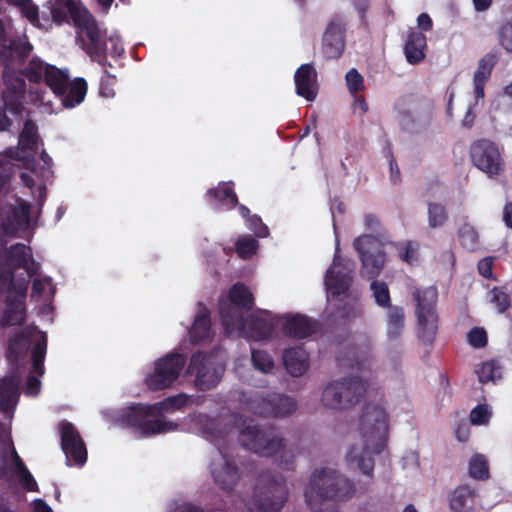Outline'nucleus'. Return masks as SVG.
Masks as SVG:
<instances>
[{
  "mask_svg": "<svg viewBox=\"0 0 512 512\" xmlns=\"http://www.w3.org/2000/svg\"><path fill=\"white\" fill-rule=\"evenodd\" d=\"M409 106L410 109L402 114L401 124L411 133H420L431 122L432 103L425 98L411 97Z\"/></svg>",
  "mask_w": 512,
  "mask_h": 512,
  "instance_id": "nucleus-13",
  "label": "nucleus"
},
{
  "mask_svg": "<svg viewBox=\"0 0 512 512\" xmlns=\"http://www.w3.org/2000/svg\"><path fill=\"white\" fill-rule=\"evenodd\" d=\"M370 289L373 292V296L375 298L377 305L384 308L392 307L389 288L384 281L372 279Z\"/></svg>",
  "mask_w": 512,
  "mask_h": 512,
  "instance_id": "nucleus-42",
  "label": "nucleus"
},
{
  "mask_svg": "<svg viewBox=\"0 0 512 512\" xmlns=\"http://www.w3.org/2000/svg\"><path fill=\"white\" fill-rule=\"evenodd\" d=\"M359 315L356 307L352 304L346 303L337 309V316L344 321H350Z\"/></svg>",
  "mask_w": 512,
  "mask_h": 512,
  "instance_id": "nucleus-60",
  "label": "nucleus"
},
{
  "mask_svg": "<svg viewBox=\"0 0 512 512\" xmlns=\"http://www.w3.org/2000/svg\"><path fill=\"white\" fill-rule=\"evenodd\" d=\"M88 85L84 78H76L67 84V90L63 95H58L65 108H73L82 103L87 94Z\"/></svg>",
  "mask_w": 512,
  "mask_h": 512,
  "instance_id": "nucleus-32",
  "label": "nucleus"
},
{
  "mask_svg": "<svg viewBox=\"0 0 512 512\" xmlns=\"http://www.w3.org/2000/svg\"><path fill=\"white\" fill-rule=\"evenodd\" d=\"M191 341L201 342L211 336L210 311L203 304L198 303V312L189 331Z\"/></svg>",
  "mask_w": 512,
  "mask_h": 512,
  "instance_id": "nucleus-30",
  "label": "nucleus"
},
{
  "mask_svg": "<svg viewBox=\"0 0 512 512\" xmlns=\"http://www.w3.org/2000/svg\"><path fill=\"white\" fill-rule=\"evenodd\" d=\"M490 302L496 307L498 313L505 312L511 305L510 295L502 287H494L490 290Z\"/></svg>",
  "mask_w": 512,
  "mask_h": 512,
  "instance_id": "nucleus-48",
  "label": "nucleus"
},
{
  "mask_svg": "<svg viewBox=\"0 0 512 512\" xmlns=\"http://www.w3.org/2000/svg\"><path fill=\"white\" fill-rule=\"evenodd\" d=\"M47 351V337L43 334L33 346L31 360L44 362Z\"/></svg>",
  "mask_w": 512,
  "mask_h": 512,
  "instance_id": "nucleus-57",
  "label": "nucleus"
},
{
  "mask_svg": "<svg viewBox=\"0 0 512 512\" xmlns=\"http://www.w3.org/2000/svg\"><path fill=\"white\" fill-rule=\"evenodd\" d=\"M399 258L412 265L417 260L418 244L413 241H405L395 244Z\"/></svg>",
  "mask_w": 512,
  "mask_h": 512,
  "instance_id": "nucleus-47",
  "label": "nucleus"
},
{
  "mask_svg": "<svg viewBox=\"0 0 512 512\" xmlns=\"http://www.w3.org/2000/svg\"><path fill=\"white\" fill-rule=\"evenodd\" d=\"M359 431L363 446L358 449L351 447L347 460L356 463L361 472L373 476V455L380 454L387 446L389 435V415L379 403H366L359 417Z\"/></svg>",
  "mask_w": 512,
  "mask_h": 512,
  "instance_id": "nucleus-1",
  "label": "nucleus"
},
{
  "mask_svg": "<svg viewBox=\"0 0 512 512\" xmlns=\"http://www.w3.org/2000/svg\"><path fill=\"white\" fill-rule=\"evenodd\" d=\"M187 403V397L183 394L175 395L164 399L161 402L153 404L156 414L160 413L163 410L169 409H180L185 406Z\"/></svg>",
  "mask_w": 512,
  "mask_h": 512,
  "instance_id": "nucleus-50",
  "label": "nucleus"
},
{
  "mask_svg": "<svg viewBox=\"0 0 512 512\" xmlns=\"http://www.w3.org/2000/svg\"><path fill=\"white\" fill-rule=\"evenodd\" d=\"M206 195L210 203L219 209L231 210L238 205L232 182H220L217 187L208 189Z\"/></svg>",
  "mask_w": 512,
  "mask_h": 512,
  "instance_id": "nucleus-23",
  "label": "nucleus"
},
{
  "mask_svg": "<svg viewBox=\"0 0 512 512\" xmlns=\"http://www.w3.org/2000/svg\"><path fill=\"white\" fill-rule=\"evenodd\" d=\"M339 266V256L336 253L333 259L332 267L329 268L325 275V285L327 289L334 295L345 294L352 282L350 272L343 269H336Z\"/></svg>",
  "mask_w": 512,
  "mask_h": 512,
  "instance_id": "nucleus-22",
  "label": "nucleus"
},
{
  "mask_svg": "<svg viewBox=\"0 0 512 512\" xmlns=\"http://www.w3.org/2000/svg\"><path fill=\"white\" fill-rule=\"evenodd\" d=\"M404 309L400 306H392L387 313V337L390 340L398 339L404 330Z\"/></svg>",
  "mask_w": 512,
  "mask_h": 512,
  "instance_id": "nucleus-36",
  "label": "nucleus"
},
{
  "mask_svg": "<svg viewBox=\"0 0 512 512\" xmlns=\"http://www.w3.org/2000/svg\"><path fill=\"white\" fill-rule=\"evenodd\" d=\"M225 367L215 351H196L192 354L187 374L195 375V386L200 391L211 390L220 382Z\"/></svg>",
  "mask_w": 512,
  "mask_h": 512,
  "instance_id": "nucleus-5",
  "label": "nucleus"
},
{
  "mask_svg": "<svg viewBox=\"0 0 512 512\" xmlns=\"http://www.w3.org/2000/svg\"><path fill=\"white\" fill-rule=\"evenodd\" d=\"M235 245L236 252L242 259H250L258 249V241L250 235L239 238Z\"/></svg>",
  "mask_w": 512,
  "mask_h": 512,
  "instance_id": "nucleus-45",
  "label": "nucleus"
},
{
  "mask_svg": "<svg viewBox=\"0 0 512 512\" xmlns=\"http://www.w3.org/2000/svg\"><path fill=\"white\" fill-rule=\"evenodd\" d=\"M46 65L39 57H32L28 65L21 70V76L26 77L31 83L39 84L44 80Z\"/></svg>",
  "mask_w": 512,
  "mask_h": 512,
  "instance_id": "nucleus-40",
  "label": "nucleus"
},
{
  "mask_svg": "<svg viewBox=\"0 0 512 512\" xmlns=\"http://www.w3.org/2000/svg\"><path fill=\"white\" fill-rule=\"evenodd\" d=\"M88 13L76 0H55L51 8L52 20L58 25L72 20L76 26Z\"/></svg>",
  "mask_w": 512,
  "mask_h": 512,
  "instance_id": "nucleus-20",
  "label": "nucleus"
},
{
  "mask_svg": "<svg viewBox=\"0 0 512 512\" xmlns=\"http://www.w3.org/2000/svg\"><path fill=\"white\" fill-rule=\"evenodd\" d=\"M469 475L477 480H485L489 477V468L483 455H474L469 462Z\"/></svg>",
  "mask_w": 512,
  "mask_h": 512,
  "instance_id": "nucleus-43",
  "label": "nucleus"
},
{
  "mask_svg": "<svg viewBox=\"0 0 512 512\" xmlns=\"http://www.w3.org/2000/svg\"><path fill=\"white\" fill-rule=\"evenodd\" d=\"M412 297L415 302L417 337L424 345L431 346L438 332L437 288L435 286L415 288Z\"/></svg>",
  "mask_w": 512,
  "mask_h": 512,
  "instance_id": "nucleus-2",
  "label": "nucleus"
},
{
  "mask_svg": "<svg viewBox=\"0 0 512 512\" xmlns=\"http://www.w3.org/2000/svg\"><path fill=\"white\" fill-rule=\"evenodd\" d=\"M427 47L426 36L421 31L411 30L404 45L406 60L411 65H416L425 59Z\"/></svg>",
  "mask_w": 512,
  "mask_h": 512,
  "instance_id": "nucleus-28",
  "label": "nucleus"
},
{
  "mask_svg": "<svg viewBox=\"0 0 512 512\" xmlns=\"http://www.w3.org/2000/svg\"><path fill=\"white\" fill-rule=\"evenodd\" d=\"M476 372L481 383L495 381L501 377V367L494 360L483 362Z\"/></svg>",
  "mask_w": 512,
  "mask_h": 512,
  "instance_id": "nucleus-44",
  "label": "nucleus"
},
{
  "mask_svg": "<svg viewBox=\"0 0 512 512\" xmlns=\"http://www.w3.org/2000/svg\"><path fill=\"white\" fill-rule=\"evenodd\" d=\"M68 80L67 73L54 65H46L44 81L56 96L63 95L66 92Z\"/></svg>",
  "mask_w": 512,
  "mask_h": 512,
  "instance_id": "nucleus-34",
  "label": "nucleus"
},
{
  "mask_svg": "<svg viewBox=\"0 0 512 512\" xmlns=\"http://www.w3.org/2000/svg\"><path fill=\"white\" fill-rule=\"evenodd\" d=\"M221 461H213L210 464V473L215 485L224 492H232L240 480L241 473L237 465L220 451Z\"/></svg>",
  "mask_w": 512,
  "mask_h": 512,
  "instance_id": "nucleus-16",
  "label": "nucleus"
},
{
  "mask_svg": "<svg viewBox=\"0 0 512 512\" xmlns=\"http://www.w3.org/2000/svg\"><path fill=\"white\" fill-rule=\"evenodd\" d=\"M104 68L105 75L101 78L100 81V94L106 98L113 97L115 95L114 85L117 82V79L114 75L110 74L106 67Z\"/></svg>",
  "mask_w": 512,
  "mask_h": 512,
  "instance_id": "nucleus-54",
  "label": "nucleus"
},
{
  "mask_svg": "<svg viewBox=\"0 0 512 512\" xmlns=\"http://www.w3.org/2000/svg\"><path fill=\"white\" fill-rule=\"evenodd\" d=\"M318 329V321L303 314L285 316L282 325L283 333L294 339L308 338L315 334Z\"/></svg>",
  "mask_w": 512,
  "mask_h": 512,
  "instance_id": "nucleus-18",
  "label": "nucleus"
},
{
  "mask_svg": "<svg viewBox=\"0 0 512 512\" xmlns=\"http://www.w3.org/2000/svg\"><path fill=\"white\" fill-rule=\"evenodd\" d=\"M368 382L358 376L344 377L326 385L322 403L331 409H346L357 404L366 394Z\"/></svg>",
  "mask_w": 512,
  "mask_h": 512,
  "instance_id": "nucleus-3",
  "label": "nucleus"
},
{
  "mask_svg": "<svg viewBox=\"0 0 512 512\" xmlns=\"http://www.w3.org/2000/svg\"><path fill=\"white\" fill-rule=\"evenodd\" d=\"M492 266H493V258L492 257H485V258L481 259L477 265L479 274L486 279L495 280L496 278L493 274Z\"/></svg>",
  "mask_w": 512,
  "mask_h": 512,
  "instance_id": "nucleus-59",
  "label": "nucleus"
},
{
  "mask_svg": "<svg viewBox=\"0 0 512 512\" xmlns=\"http://www.w3.org/2000/svg\"><path fill=\"white\" fill-rule=\"evenodd\" d=\"M156 415L153 405L138 404L127 408L120 416L121 422L139 431L141 437H150L156 434L176 430L179 425L164 419H149Z\"/></svg>",
  "mask_w": 512,
  "mask_h": 512,
  "instance_id": "nucleus-4",
  "label": "nucleus"
},
{
  "mask_svg": "<svg viewBox=\"0 0 512 512\" xmlns=\"http://www.w3.org/2000/svg\"><path fill=\"white\" fill-rule=\"evenodd\" d=\"M14 276V270L0 267V291H15L19 296L25 297L27 282L23 281L21 284L16 286L14 283Z\"/></svg>",
  "mask_w": 512,
  "mask_h": 512,
  "instance_id": "nucleus-39",
  "label": "nucleus"
},
{
  "mask_svg": "<svg viewBox=\"0 0 512 512\" xmlns=\"http://www.w3.org/2000/svg\"><path fill=\"white\" fill-rule=\"evenodd\" d=\"M458 238L461 245L473 251L478 247L479 235L476 229L469 223H464L458 230Z\"/></svg>",
  "mask_w": 512,
  "mask_h": 512,
  "instance_id": "nucleus-41",
  "label": "nucleus"
},
{
  "mask_svg": "<svg viewBox=\"0 0 512 512\" xmlns=\"http://www.w3.org/2000/svg\"><path fill=\"white\" fill-rule=\"evenodd\" d=\"M249 336L256 340L269 339L274 332V325L271 321L257 316H251L246 322Z\"/></svg>",
  "mask_w": 512,
  "mask_h": 512,
  "instance_id": "nucleus-35",
  "label": "nucleus"
},
{
  "mask_svg": "<svg viewBox=\"0 0 512 512\" xmlns=\"http://www.w3.org/2000/svg\"><path fill=\"white\" fill-rule=\"evenodd\" d=\"M476 491L467 484L456 487L449 495L453 512H475Z\"/></svg>",
  "mask_w": 512,
  "mask_h": 512,
  "instance_id": "nucleus-27",
  "label": "nucleus"
},
{
  "mask_svg": "<svg viewBox=\"0 0 512 512\" xmlns=\"http://www.w3.org/2000/svg\"><path fill=\"white\" fill-rule=\"evenodd\" d=\"M346 23L339 14L328 22L322 35L321 53L326 60L339 59L346 47Z\"/></svg>",
  "mask_w": 512,
  "mask_h": 512,
  "instance_id": "nucleus-12",
  "label": "nucleus"
},
{
  "mask_svg": "<svg viewBox=\"0 0 512 512\" xmlns=\"http://www.w3.org/2000/svg\"><path fill=\"white\" fill-rule=\"evenodd\" d=\"M30 223V207L26 203L14 207L2 217L0 227L4 235L15 237L19 230L26 229Z\"/></svg>",
  "mask_w": 512,
  "mask_h": 512,
  "instance_id": "nucleus-21",
  "label": "nucleus"
},
{
  "mask_svg": "<svg viewBox=\"0 0 512 512\" xmlns=\"http://www.w3.org/2000/svg\"><path fill=\"white\" fill-rule=\"evenodd\" d=\"M4 79L7 81L6 89L3 91L2 99L4 107L14 116H20L23 112V100L25 97L26 84L21 76L14 77V82L11 83L8 75L4 72Z\"/></svg>",
  "mask_w": 512,
  "mask_h": 512,
  "instance_id": "nucleus-19",
  "label": "nucleus"
},
{
  "mask_svg": "<svg viewBox=\"0 0 512 512\" xmlns=\"http://www.w3.org/2000/svg\"><path fill=\"white\" fill-rule=\"evenodd\" d=\"M218 306L220 322L226 333L230 334L234 330L244 327L243 313L240 307L234 306L227 299H221Z\"/></svg>",
  "mask_w": 512,
  "mask_h": 512,
  "instance_id": "nucleus-29",
  "label": "nucleus"
},
{
  "mask_svg": "<svg viewBox=\"0 0 512 512\" xmlns=\"http://www.w3.org/2000/svg\"><path fill=\"white\" fill-rule=\"evenodd\" d=\"M5 254L14 266L19 269L27 267L29 260L33 256L31 247L23 243H15L11 245L6 249Z\"/></svg>",
  "mask_w": 512,
  "mask_h": 512,
  "instance_id": "nucleus-37",
  "label": "nucleus"
},
{
  "mask_svg": "<svg viewBox=\"0 0 512 512\" xmlns=\"http://www.w3.org/2000/svg\"><path fill=\"white\" fill-rule=\"evenodd\" d=\"M32 49L26 36L11 38L0 49V65L5 70H13L26 62Z\"/></svg>",
  "mask_w": 512,
  "mask_h": 512,
  "instance_id": "nucleus-15",
  "label": "nucleus"
},
{
  "mask_svg": "<svg viewBox=\"0 0 512 512\" xmlns=\"http://www.w3.org/2000/svg\"><path fill=\"white\" fill-rule=\"evenodd\" d=\"M345 79L347 88L352 94H356L364 89L363 77L355 68L350 69L346 73Z\"/></svg>",
  "mask_w": 512,
  "mask_h": 512,
  "instance_id": "nucleus-53",
  "label": "nucleus"
},
{
  "mask_svg": "<svg viewBox=\"0 0 512 512\" xmlns=\"http://www.w3.org/2000/svg\"><path fill=\"white\" fill-rule=\"evenodd\" d=\"M12 174V164L6 159H0V190L9 181Z\"/></svg>",
  "mask_w": 512,
  "mask_h": 512,
  "instance_id": "nucleus-61",
  "label": "nucleus"
},
{
  "mask_svg": "<svg viewBox=\"0 0 512 512\" xmlns=\"http://www.w3.org/2000/svg\"><path fill=\"white\" fill-rule=\"evenodd\" d=\"M107 39H108V41L111 44L110 54L113 57H120V56H122L124 54V47H123V44H122V41H121L120 37H118V36H110Z\"/></svg>",
  "mask_w": 512,
  "mask_h": 512,
  "instance_id": "nucleus-64",
  "label": "nucleus"
},
{
  "mask_svg": "<svg viewBox=\"0 0 512 512\" xmlns=\"http://www.w3.org/2000/svg\"><path fill=\"white\" fill-rule=\"evenodd\" d=\"M59 432L67 466L82 467L87 461V448L79 431L71 422L63 420L59 423Z\"/></svg>",
  "mask_w": 512,
  "mask_h": 512,
  "instance_id": "nucleus-11",
  "label": "nucleus"
},
{
  "mask_svg": "<svg viewBox=\"0 0 512 512\" xmlns=\"http://www.w3.org/2000/svg\"><path fill=\"white\" fill-rule=\"evenodd\" d=\"M186 356L181 353H168L154 363V371L146 379V385L152 391L170 388L179 378L185 364Z\"/></svg>",
  "mask_w": 512,
  "mask_h": 512,
  "instance_id": "nucleus-9",
  "label": "nucleus"
},
{
  "mask_svg": "<svg viewBox=\"0 0 512 512\" xmlns=\"http://www.w3.org/2000/svg\"><path fill=\"white\" fill-rule=\"evenodd\" d=\"M251 360L253 366L264 373L269 372L274 367L272 357L263 350H252Z\"/></svg>",
  "mask_w": 512,
  "mask_h": 512,
  "instance_id": "nucleus-49",
  "label": "nucleus"
},
{
  "mask_svg": "<svg viewBox=\"0 0 512 512\" xmlns=\"http://www.w3.org/2000/svg\"><path fill=\"white\" fill-rule=\"evenodd\" d=\"M52 280L49 277L35 278L32 282V294L38 297H42L45 292L46 286H50Z\"/></svg>",
  "mask_w": 512,
  "mask_h": 512,
  "instance_id": "nucleus-62",
  "label": "nucleus"
},
{
  "mask_svg": "<svg viewBox=\"0 0 512 512\" xmlns=\"http://www.w3.org/2000/svg\"><path fill=\"white\" fill-rule=\"evenodd\" d=\"M317 76L313 64H302L294 74L296 94L307 101H314L318 93Z\"/></svg>",
  "mask_w": 512,
  "mask_h": 512,
  "instance_id": "nucleus-17",
  "label": "nucleus"
},
{
  "mask_svg": "<svg viewBox=\"0 0 512 512\" xmlns=\"http://www.w3.org/2000/svg\"><path fill=\"white\" fill-rule=\"evenodd\" d=\"M472 164L489 177L497 176L505 168L499 146L489 139L475 140L469 149Z\"/></svg>",
  "mask_w": 512,
  "mask_h": 512,
  "instance_id": "nucleus-10",
  "label": "nucleus"
},
{
  "mask_svg": "<svg viewBox=\"0 0 512 512\" xmlns=\"http://www.w3.org/2000/svg\"><path fill=\"white\" fill-rule=\"evenodd\" d=\"M428 219L430 227L436 228L442 226L448 219L445 207L440 203H429Z\"/></svg>",
  "mask_w": 512,
  "mask_h": 512,
  "instance_id": "nucleus-46",
  "label": "nucleus"
},
{
  "mask_svg": "<svg viewBox=\"0 0 512 512\" xmlns=\"http://www.w3.org/2000/svg\"><path fill=\"white\" fill-rule=\"evenodd\" d=\"M297 409L294 398L278 393H269L253 406L255 414L261 417H288Z\"/></svg>",
  "mask_w": 512,
  "mask_h": 512,
  "instance_id": "nucleus-14",
  "label": "nucleus"
},
{
  "mask_svg": "<svg viewBox=\"0 0 512 512\" xmlns=\"http://www.w3.org/2000/svg\"><path fill=\"white\" fill-rule=\"evenodd\" d=\"M467 342L473 348H483L487 345L488 337L484 328L474 327L467 333Z\"/></svg>",
  "mask_w": 512,
  "mask_h": 512,
  "instance_id": "nucleus-52",
  "label": "nucleus"
},
{
  "mask_svg": "<svg viewBox=\"0 0 512 512\" xmlns=\"http://www.w3.org/2000/svg\"><path fill=\"white\" fill-rule=\"evenodd\" d=\"M500 44L506 51L512 52V23L508 22L501 27Z\"/></svg>",
  "mask_w": 512,
  "mask_h": 512,
  "instance_id": "nucleus-58",
  "label": "nucleus"
},
{
  "mask_svg": "<svg viewBox=\"0 0 512 512\" xmlns=\"http://www.w3.org/2000/svg\"><path fill=\"white\" fill-rule=\"evenodd\" d=\"M82 49L92 61L102 67H111L107 59L106 29H102L95 17L89 12L77 25Z\"/></svg>",
  "mask_w": 512,
  "mask_h": 512,
  "instance_id": "nucleus-6",
  "label": "nucleus"
},
{
  "mask_svg": "<svg viewBox=\"0 0 512 512\" xmlns=\"http://www.w3.org/2000/svg\"><path fill=\"white\" fill-rule=\"evenodd\" d=\"M21 15L26 18L32 25H39V9L32 1L19 7Z\"/></svg>",
  "mask_w": 512,
  "mask_h": 512,
  "instance_id": "nucleus-56",
  "label": "nucleus"
},
{
  "mask_svg": "<svg viewBox=\"0 0 512 512\" xmlns=\"http://www.w3.org/2000/svg\"><path fill=\"white\" fill-rule=\"evenodd\" d=\"M353 248L361 261L360 275L368 280L376 279L386 262L383 243L372 235L363 234L354 239Z\"/></svg>",
  "mask_w": 512,
  "mask_h": 512,
  "instance_id": "nucleus-7",
  "label": "nucleus"
},
{
  "mask_svg": "<svg viewBox=\"0 0 512 512\" xmlns=\"http://www.w3.org/2000/svg\"><path fill=\"white\" fill-rule=\"evenodd\" d=\"M247 223L249 229L252 230L257 237L264 238L268 236L269 229L258 215L254 214L249 216Z\"/></svg>",
  "mask_w": 512,
  "mask_h": 512,
  "instance_id": "nucleus-55",
  "label": "nucleus"
},
{
  "mask_svg": "<svg viewBox=\"0 0 512 512\" xmlns=\"http://www.w3.org/2000/svg\"><path fill=\"white\" fill-rule=\"evenodd\" d=\"M227 300L244 311L252 310L255 304L253 293L241 282H237L230 287Z\"/></svg>",
  "mask_w": 512,
  "mask_h": 512,
  "instance_id": "nucleus-33",
  "label": "nucleus"
},
{
  "mask_svg": "<svg viewBox=\"0 0 512 512\" xmlns=\"http://www.w3.org/2000/svg\"><path fill=\"white\" fill-rule=\"evenodd\" d=\"M239 441L246 449L263 457H272L285 448L284 438L274 435L272 429L248 424L239 434Z\"/></svg>",
  "mask_w": 512,
  "mask_h": 512,
  "instance_id": "nucleus-8",
  "label": "nucleus"
},
{
  "mask_svg": "<svg viewBox=\"0 0 512 512\" xmlns=\"http://www.w3.org/2000/svg\"><path fill=\"white\" fill-rule=\"evenodd\" d=\"M492 416L487 404H478L470 412V422L473 425H486Z\"/></svg>",
  "mask_w": 512,
  "mask_h": 512,
  "instance_id": "nucleus-51",
  "label": "nucleus"
},
{
  "mask_svg": "<svg viewBox=\"0 0 512 512\" xmlns=\"http://www.w3.org/2000/svg\"><path fill=\"white\" fill-rule=\"evenodd\" d=\"M19 476L21 478V485L25 490L33 492L39 491L38 484L34 477L32 476V474L30 473V471H26L25 473L20 474Z\"/></svg>",
  "mask_w": 512,
  "mask_h": 512,
  "instance_id": "nucleus-63",
  "label": "nucleus"
},
{
  "mask_svg": "<svg viewBox=\"0 0 512 512\" xmlns=\"http://www.w3.org/2000/svg\"><path fill=\"white\" fill-rule=\"evenodd\" d=\"M26 320V309L24 297L7 298V306L3 313V326H21Z\"/></svg>",
  "mask_w": 512,
  "mask_h": 512,
  "instance_id": "nucleus-31",
  "label": "nucleus"
},
{
  "mask_svg": "<svg viewBox=\"0 0 512 512\" xmlns=\"http://www.w3.org/2000/svg\"><path fill=\"white\" fill-rule=\"evenodd\" d=\"M39 135L37 126L31 120L24 123V127L19 135L18 146L22 151H36L38 146Z\"/></svg>",
  "mask_w": 512,
  "mask_h": 512,
  "instance_id": "nucleus-38",
  "label": "nucleus"
},
{
  "mask_svg": "<svg viewBox=\"0 0 512 512\" xmlns=\"http://www.w3.org/2000/svg\"><path fill=\"white\" fill-rule=\"evenodd\" d=\"M20 381L17 375L5 376L0 381V410L13 412L20 397Z\"/></svg>",
  "mask_w": 512,
  "mask_h": 512,
  "instance_id": "nucleus-24",
  "label": "nucleus"
},
{
  "mask_svg": "<svg viewBox=\"0 0 512 512\" xmlns=\"http://www.w3.org/2000/svg\"><path fill=\"white\" fill-rule=\"evenodd\" d=\"M283 362L290 375L299 377L309 368V355L301 346L291 347L283 352Z\"/></svg>",
  "mask_w": 512,
  "mask_h": 512,
  "instance_id": "nucleus-26",
  "label": "nucleus"
},
{
  "mask_svg": "<svg viewBox=\"0 0 512 512\" xmlns=\"http://www.w3.org/2000/svg\"><path fill=\"white\" fill-rule=\"evenodd\" d=\"M497 63V56L493 53L484 55L478 62L477 70L473 76L474 94L476 100L485 97V85L490 79L492 70Z\"/></svg>",
  "mask_w": 512,
  "mask_h": 512,
  "instance_id": "nucleus-25",
  "label": "nucleus"
}]
</instances>
